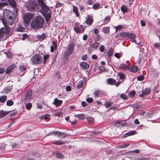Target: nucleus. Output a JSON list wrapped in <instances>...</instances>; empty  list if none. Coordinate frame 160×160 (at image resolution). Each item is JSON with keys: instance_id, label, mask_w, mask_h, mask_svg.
I'll return each instance as SVG.
<instances>
[{"instance_id": "nucleus-1", "label": "nucleus", "mask_w": 160, "mask_h": 160, "mask_svg": "<svg viewBox=\"0 0 160 160\" xmlns=\"http://www.w3.org/2000/svg\"><path fill=\"white\" fill-rule=\"evenodd\" d=\"M44 20L41 16H37L32 22L31 26L32 28L38 29L41 28L43 25Z\"/></svg>"}, {"instance_id": "nucleus-2", "label": "nucleus", "mask_w": 160, "mask_h": 160, "mask_svg": "<svg viewBox=\"0 0 160 160\" xmlns=\"http://www.w3.org/2000/svg\"><path fill=\"white\" fill-rule=\"evenodd\" d=\"M33 17V14L30 13H27L24 15L23 19L25 23L26 26L28 25L30 21Z\"/></svg>"}, {"instance_id": "nucleus-3", "label": "nucleus", "mask_w": 160, "mask_h": 160, "mask_svg": "<svg viewBox=\"0 0 160 160\" xmlns=\"http://www.w3.org/2000/svg\"><path fill=\"white\" fill-rule=\"evenodd\" d=\"M31 60L33 64L35 65L40 64L42 62L41 57L37 55L33 56L31 58Z\"/></svg>"}, {"instance_id": "nucleus-4", "label": "nucleus", "mask_w": 160, "mask_h": 160, "mask_svg": "<svg viewBox=\"0 0 160 160\" xmlns=\"http://www.w3.org/2000/svg\"><path fill=\"white\" fill-rule=\"evenodd\" d=\"M15 21V18L12 16V15L6 18V19L2 20L4 26H6V24H7L9 25L12 24Z\"/></svg>"}, {"instance_id": "nucleus-5", "label": "nucleus", "mask_w": 160, "mask_h": 160, "mask_svg": "<svg viewBox=\"0 0 160 160\" xmlns=\"http://www.w3.org/2000/svg\"><path fill=\"white\" fill-rule=\"evenodd\" d=\"M74 45L72 43L69 44L67 47V50L65 55V58H68L72 53L74 49Z\"/></svg>"}, {"instance_id": "nucleus-6", "label": "nucleus", "mask_w": 160, "mask_h": 160, "mask_svg": "<svg viewBox=\"0 0 160 160\" xmlns=\"http://www.w3.org/2000/svg\"><path fill=\"white\" fill-rule=\"evenodd\" d=\"M37 6L36 2L34 1H31L26 4V7L28 10L31 11H34Z\"/></svg>"}, {"instance_id": "nucleus-7", "label": "nucleus", "mask_w": 160, "mask_h": 160, "mask_svg": "<svg viewBox=\"0 0 160 160\" xmlns=\"http://www.w3.org/2000/svg\"><path fill=\"white\" fill-rule=\"evenodd\" d=\"M85 28L82 25H80V27L75 26L74 27L73 30L77 33H81L84 32Z\"/></svg>"}, {"instance_id": "nucleus-8", "label": "nucleus", "mask_w": 160, "mask_h": 160, "mask_svg": "<svg viewBox=\"0 0 160 160\" xmlns=\"http://www.w3.org/2000/svg\"><path fill=\"white\" fill-rule=\"evenodd\" d=\"M32 91L31 90H28L25 96V99L28 102H29L32 99Z\"/></svg>"}, {"instance_id": "nucleus-9", "label": "nucleus", "mask_w": 160, "mask_h": 160, "mask_svg": "<svg viewBox=\"0 0 160 160\" xmlns=\"http://www.w3.org/2000/svg\"><path fill=\"white\" fill-rule=\"evenodd\" d=\"M127 38L130 39V40L132 42H134L135 43H138L135 40V38H136V35L134 33L132 32H129Z\"/></svg>"}, {"instance_id": "nucleus-10", "label": "nucleus", "mask_w": 160, "mask_h": 160, "mask_svg": "<svg viewBox=\"0 0 160 160\" xmlns=\"http://www.w3.org/2000/svg\"><path fill=\"white\" fill-rule=\"evenodd\" d=\"M5 29L4 28H2L0 29V41L6 39L7 36H5Z\"/></svg>"}, {"instance_id": "nucleus-11", "label": "nucleus", "mask_w": 160, "mask_h": 160, "mask_svg": "<svg viewBox=\"0 0 160 160\" xmlns=\"http://www.w3.org/2000/svg\"><path fill=\"white\" fill-rule=\"evenodd\" d=\"M52 134L55 136H57L60 138H63L66 136V135L65 133L58 131L53 132Z\"/></svg>"}, {"instance_id": "nucleus-12", "label": "nucleus", "mask_w": 160, "mask_h": 160, "mask_svg": "<svg viewBox=\"0 0 160 160\" xmlns=\"http://www.w3.org/2000/svg\"><path fill=\"white\" fill-rule=\"evenodd\" d=\"M94 94L95 97H102L106 95L105 93L100 90L95 91Z\"/></svg>"}, {"instance_id": "nucleus-13", "label": "nucleus", "mask_w": 160, "mask_h": 160, "mask_svg": "<svg viewBox=\"0 0 160 160\" xmlns=\"http://www.w3.org/2000/svg\"><path fill=\"white\" fill-rule=\"evenodd\" d=\"M3 16L6 18L12 15L13 14L11 11L5 9L3 10Z\"/></svg>"}, {"instance_id": "nucleus-14", "label": "nucleus", "mask_w": 160, "mask_h": 160, "mask_svg": "<svg viewBox=\"0 0 160 160\" xmlns=\"http://www.w3.org/2000/svg\"><path fill=\"white\" fill-rule=\"evenodd\" d=\"M88 18H86V22L89 25H91L93 22L92 16V15H88Z\"/></svg>"}, {"instance_id": "nucleus-15", "label": "nucleus", "mask_w": 160, "mask_h": 160, "mask_svg": "<svg viewBox=\"0 0 160 160\" xmlns=\"http://www.w3.org/2000/svg\"><path fill=\"white\" fill-rule=\"evenodd\" d=\"M151 91V90L150 88H146L142 91V94H140V96L141 97H143L144 95L149 93Z\"/></svg>"}, {"instance_id": "nucleus-16", "label": "nucleus", "mask_w": 160, "mask_h": 160, "mask_svg": "<svg viewBox=\"0 0 160 160\" xmlns=\"http://www.w3.org/2000/svg\"><path fill=\"white\" fill-rule=\"evenodd\" d=\"M126 124V122H123L122 121H115L113 122V124L114 125H116L117 127H120L121 126L122 127Z\"/></svg>"}, {"instance_id": "nucleus-17", "label": "nucleus", "mask_w": 160, "mask_h": 160, "mask_svg": "<svg viewBox=\"0 0 160 160\" xmlns=\"http://www.w3.org/2000/svg\"><path fill=\"white\" fill-rule=\"evenodd\" d=\"M52 45L51 46V51L52 52H53L54 51V49H56L57 48V41H52Z\"/></svg>"}, {"instance_id": "nucleus-18", "label": "nucleus", "mask_w": 160, "mask_h": 160, "mask_svg": "<svg viewBox=\"0 0 160 160\" xmlns=\"http://www.w3.org/2000/svg\"><path fill=\"white\" fill-rule=\"evenodd\" d=\"M62 100L58 99L57 98L54 99L53 104L56 105V107L60 105L62 103Z\"/></svg>"}, {"instance_id": "nucleus-19", "label": "nucleus", "mask_w": 160, "mask_h": 160, "mask_svg": "<svg viewBox=\"0 0 160 160\" xmlns=\"http://www.w3.org/2000/svg\"><path fill=\"white\" fill-rule=\"evenodd\" d=\"M5 27L6 28V29H5L6 33L5 35H6L7 34L8 36H6L7 37L8 35H9L12 32L13 30L12 29H11L10 28L7 27V25L6 24V26Z\"/></svg>"}, {"instance_id": "nucleus-20", "label": "nucleus", "mask_w": 160, "mask_h": 160, "mask_svg": "<svg viewBox=\"0 0 160 160\" xmlns=\"http://www.w3.org/2000/svg\"><path fill=\"white\" fill-rule=\"evenodd\" d=\"M16 67L15 64L10 65L6 69V72L7 74H9L14 68H15Z\"/></svg>"}, {"instance_id": "nucleus-21", "label": "nucleus", "mask_w": 160, "mask_h": 160, "mask_svg": "<svg viewBox=\"0 0 160 160\" xmlns=\"http://www.w3.org/2000/svg\"><path fill=\"white\" fill-rule=\"evenodd\" d=\"M99 45V43L98 42H95L94 43L92 44L90 46V48L94 50L98 48Z\"/></svg>"}, {"instance_id": "nucleus-22", "label": "nucleus", "mask_w": 160, "mask_h": 160, "mask_svg": "<svg viewBox=\"0 0 160 160\" xmlns=\"http://www.w3.org/2000/svg\"><path fill=\"white\" fill-rule=\"evenodd\" d=\"M42 15L45 18L46 21H48L51 18V14L50 13H42Z\"/></svg>"}, {"instance_id": "nucleus-23", "label": "nucleus", "mask_w": 160, "mask_h": 160, "mask_svg": "<svg viewBox=\"0 0 160 160\" xmlns=\"http://www.w3.org/2000/svg\"><path fill=\"white\" fill-rule=\"evenodd\" d=\"M119 68L120 69H128L130 70V68H129L127 65L125 63H122L119 66Z\"/></svg>"}, {"instance_id": "nucleus-24", "label": "nucleus", "mask_w": 160, "mask_h": 160, "mask_svg": "<svg viewBox=\"0 0 160 160\" xmlns=\"http://www.w3.org/2000/svg\"><path fill=\"white\" fill-rule=\"evenodd\" d=\"M42 10L44 12H47L49 10V7L47 6L46 4L41 7Z\"/></svg>"}, {"instance_id": "nucleus-25", "label": "nucleus", "mask_w": 160, "mask_h": 160, "mask_svg": "<svg viewBox=\"0 0 160 160\" xmlns=\"http://www.w3.org/2000/svg\"><path fill=\"white\" fill-rule=\"evenodd\" d=\"M85 82V81H80L78 83L77 86L78 89H80L83 86Z\"/></svg>"}, {"instance_id": "nucleus-26", "label": "nucleus", "mask_w": 160, "mask_h": 160, "mask_svg": "<svg viewBox=\"0 0 160 160\" xmlns=\"http://www.w3.org/2000/svg\"><path fill=\"white\" fill-rule=\"evenodd\" d=\"M80 65L82 68L85 69H88L89 68V66L88 64L85 62H82L80 64Z\"/></svg>"}, {"instance_id": "nucleus-27", "label": "nucleus", "mask_w": 160, "mask_h": 160, "mask_svg": "<svg viewBox=\"0 0 160 160\" xmlns=\"http://www.w3.org/2000/svg\"><path fill=\"white\" fill-rule=\"evenodd\" d=\"M135 131H132L125 134L123 135V137L124 138H126L128 136H130L134 134H135Z\"/></svg>"}, {"instance_id": "nucleus-28", "label": "nucleus", "mask_w": 160, "mask_h": 160, "mask_svg": "<svg viewBox=\"0 0 160 160\" xmlns=\"http://www.w3.org/2000/svg\"><path fill=\"white\" fill-rule=\"evenodd\" d=\"M6 96L3 95L0 97V102L1 103L4 102L7 100Z\"/></svg>"}, {"instance_id": "nucleus-29", "label": "nucleus", "mask_w": 160, "mask_h": 160, "mask_svg": "<svg viewBox=\"0 0 160 160\" xmlns=\"http://www.w3.org/2000/svg\"><path fill=\"white\" fill-rule=\"evenodd\" d=\"M25 28L20 25H18V27L17 28V31L23 32L25 31Z\"/></svg>"}, {"instance_id": "nucleus-30", "label": "nucleus", "mask_w": 160, "mask_h": 160, "mask_svg": "<svg viewBox=\"0 0 160 160\" xmlns=\"http://www.w3.org/2000/svg\"><path fill=\"white\" fill-rule=\"evenodd\" d=\"M88 122L90 124H92L94 122V118L91 117H88L87 118Z\"/></svg>"}, {"instance_id": "nucleus-31", "label": "nucleus", "mask_w": 160, "mask_h": 160, "mask_svg": "<svg viewBox=\"0 0 160 160\" xmlns=\"http://www.w3.org/2000/svg\"><path fill=\"white\" fill-rule=\"evenodd\" d=\"M138 70V67L136 66H133L131 68H130V69L129 70L132 72H137Z\"/></svg>"}, {"instance_id": "nucleus-32", "label": "nucleus", "mask_w": 160, "mask_h": 160, "mask_svg": "<svg viewBox=\"0 0 160 160\" xmlns=\"http://www.w3.org/2000/svg\"><path fill=\"white\" fill-rule=\"evenodd\" d=\"M73 12H74L77 16H79V15L78 12V8L74 5L73 6Z\"/></svg>"}, {"instance_id": "nucleus-33", "label": "nucleus", "mask_w": 160, "mask_h": 160, "mask_svg": "<svg viewBox=\"0 0 160 160\" xmlns=\"http://www.w3.org/2000/svg\"><path fill=\"white\" fill-rule=\"evenodd\" d=\"M100 6L99 3H97L94 4L92 7V8L94 10H97L98 9Z\"/></svg>"}, {"instance_id": "nucleus-34", "label": "nucleus", "mask_w": 160, "mask_h": 160, "mask_svg": "<svg viewBox=\"0 0 160 160\" xmlns=\"http://www.w3.org/2000/svg\"><path fill=\"white\" fill-rule=\"evenodd\" d=\"M56 157L57 158L60 159H62L64 158V156L61 153L58 152H56Z\"/></svg>"}, {"instance_id": "nucleus-35", "label": "nucleus", "mask_w": 160, "mask_h": 160, "mask_svg": "<svg viewBox=\"0 0 160 160\" xmlns=\"http://www.w3.org/2000/svg\"><path fill=\"white\" fill-rule=\"evenodd\" d=\"M78 117L79 119L80 120H83L85 118V116L84 114H81L76 115L75 116V117Z\"/></svg>"}, {"instance_id": "nucleus-36", "label": "nucleus", "mask_w": 160, "mask_h": 160, "mask_svg": "<svg viewBox=\"0 0 160 160\" xmlns=\"http://www.w3.org/2000/svg\"><path fill=\"white\" fill-rule=\"evenodd\" d=\"M107 82L109 84L112 85L115 83L116 80L115 79L110 78L108 79Z\"/></svg>"}, {"instance_id": "nucleus-37", "label": "nucleus", "mask_w": 160, "mask_h": 160, "mask_svg": "<svg viewBox=\"0 0 160 160\" xmlns=\"http://www.w3.org/2000/svg\"><path fill=\"white\" fill-rule=\"evenodd\" d=\"M9 3L13 7H15L16 6V3L14 0H8Z\"/></svg>"}, {"instance_id": "nucleus-38", "label": "nucleus", "mask_w": 160, "mask_h": 160, "mask_svg": "<svg viewBox=\"0 0 160 160\" xmlns=\"http://www.w3.org/2000/svg\"><path fill=\"white\" fill-rule=\"evenodd\" d=\"M140 152V151L139 150L136 149L135 150L131 151H128L127 152L125 153H129L130 154H132L133 153H139Z\"/></svg>"}, {"instance_id": "nucleus-39", "label": "nucleus", "mask_w": 160, "mask_h": 160, "mask_svg": "<svg viewBox=\"0 0 160 160\" xmlns=\"http://www.w3.org/2000/svg\"><path fill=\"white\" fill-rule=\"evenodd\" d=\"M38 4L41 7L45 3L44 0H37Z\"/></svg>"}, {"instance_id": "nucleus-40", "label": "nucleus", "mask_w": 160, "mask_h": 160, "mask_svg": "<svg viewBox=\"0 0 160 160\" xmlns=\"http://www.w3.org/2000/svg\"><path fill=\"white\" fill-rule=\"evenodd\" d=\"M46 38L45 34H43L38 36V39L40 41H42L45 39Z\"/></svg>"}, {"instance_id": "nucleus-41", "label": "nucleus", "mask_w": 160, "mask_h": 160, "mask_svg": "<svg viewBox=\"0 0 160 160\" xmlns=\"http://www.w3.org/2000/svg\"><path fill=\"white\" fill-rule=\"evenodd\" d=\"M108 58L110 57L113 53V50L112 48H110L108 52Z\"/></svg>"}, {"instance_id": "nucleus-42", "label": "nucleus", "mask_w": 160, "mask_h": 160, "mask_svg": "<svg viewBox=\"0 0 160 160\" xmlns=\"http://www.w3.org/2000/svg\"><path fill=\"white\" fill-rule=\"evenodd\" d=\"M129 146V144L125 143L123 144L120 145L118 146V147L122 148H126Z\"/></svg>"}, {"instance_id": "nucleus-43", "label": "nucleus", "mask_w": 160, "mask_h": 160, "mask_svg": "<svg viewBox=\"0 0 160 160\" xmlns=\"http://www.w3.org/2000/svg\"><path fill=\"white\" fill-rule=\"evenodd\" d=\"M128 32H124L121 33L120 34V36L121 37H124L125 38H127Z\"/></svg>"}, {"instance_id": "nucleus-44", "label": "nucleus", "mask_w": 160, "mask_h": 160, "mask_svg": "<svg viewBox=\"0 0 160 160\" xmlns=\"http://www.w3.org/2000/svg\"><path fill=\"white\" fill-rule=\"evenodd\" d=\"M114 28L116 29V32L117 31L121 30L122 29V26L121 25H119L116 27L114 26Z\"/></svg>"}, {"instance_id": "nucleus-45", "label": "nucleus", "mask_w": 160, "mask_h": 160, "mask_svg": "<svg viewBox=\"0 0 160 160\" xmlns=\"http://www.w3.org/2000/svg\"><path fill=\"white\" fill-rule=\"evenodd\" d=\"M103 31L105 33H108L109 32V28L108 27L103 28Z\"/></svg>"}, {"instance_id": "nucleus-46", "label": "nucleus", "mask_w": 160, "mask_h": 160, "mask_svg": "<svg viewBox=\"0 0 160 160\" xmlns=\"http://www.w3.org/2000/svg\"><path fill=\"white\" fill-rule=\"evenodd\" d=\"M112 103L110 102H107L105 103V106L106 108H108L110 107L112 105Z\"/></svg>"}, {"instance_id": "nucleus-47", "label": "nucleus", "mask_w": 160, "mask_h": 160, "mask_svg": "<svg viewBox=\"0 0 160 160\" xmlns=\"http://www.w3.org/2000/svg\"><path fill=\"white\" fill-rule=\"evenodd\" d=\"M13 102L11 100H8L7 101L6 104L8 106H11L13 104Z\"/></svg>"}, {"instance_id": "nucleus-48", "label": "nucleus", "mask_w": 160, "mask_h": 160, "mask_svg": "<svg viewBox=\"0 0 160 160\" xmlns=\"http://www.w3.org/2000/svg\"><path fill=\"white\" fill-rule=\"evenodd\" d=\"M54 143L58 145H61L64 144V143L63 142H62L61 140H60L55 141Z\"/></svg>"}, {"instance_id": "nucleus-49", "label": "nucleus", "mask_w": 160, "mask_h": 160, "mask_svg": "<svg viewBox=\"0 0 160 160\" xmlns=\"http://www.w3.org/2000/svg\"><path fill=\"white\" fill-rule=\"evenodd\" d=\"M121 10L123 12V13L125 12L127 10V7L124 5L121 6Z\"/></svg>"}, {"instance_id": "nucleus-50", "label": "nucleus", "mask_w": 160, "mask_h": 160, "mask_svg": "<svg viewBox=\"0 0 160 160\" xmlns=\"http://www.w3.org/2000/svg\"><path fill=\"white\" fill-rule=\"evenodd\" d=\"M8 113V112H4L3 111H2L0 112V116L2 117H3L6 115Z\"/></svg>"}, {"instance_id": "nucleus-51", "label": "nucleus", "mask_w": 160, "mask_h": 160, "mask_svg": "<svg viewBox=\"0 0 160 160\" xmlns=\"http://www.w3.org/2000/svg\"><path fill=\"white\" fill-rule=\"evenodd\" d=\"M8 5V3H0V10L2 9L3 7L7 6Z\"/></svg>"}, {"instance_id": "nucleus-52", "label": "nucleus", "mask_w": 160, "mask_h": 160, "mask_svg": "<svg viewBox=\"0 0 160 160\" xmlns=\"http://www.w3.org/2000/svg\"><path fill=\"white\" fill-rule=\"evenodd\" d=\"M118 76H119L120 79H123L125 77V75L124 73H118Z\"/></svg>"}, {"instance_id": "nucleus-53", "label": "nucleus", "mask_w": 160, "mask_h": 160, "mask_svg": "<svg viewBox=\"0 0 160 160\" xmlns=\"http://www.w3.org/2000/svg\"><path fill=\"white\" fill-rule=\"evenodd\" d=\"M86 4L88 5H91L93 3V0H87L86 1Z\"/></svg>"}, {"instance_id": "nucleus-54", "label": "nucleus", "mask_w": 160, "mask_h": 160, "mask_svg": "<svg viewBox=\"0 0 160 160\" xmlns=\"http://www.w3.org/2000/svg\"><path fill=\"white\" fill-rule=\"evenodd\" d=\"M32 106V104L31 103H27L26 105V108L28 110H29L31 109Z\"/></svg>"}, {"instance_id": "nucleus-55", "label": "nucleus", "mask_w": 160, "mask_h": 160, "mask_svg": "<svg viewBox=\"0 0 160 160\" xmlns=\"http://www.w3.org/2000/svg\"><path fill=\"white\" fill-rule=\"evenodd\" d=\"M121 97L123 99L126 100L127 99V96L124 93H122L120 95Z\"/></svg>"}, {"instance_id": "nucleus-56", "label": "nucleus", "mask_w": 160, "mask_h": 160, "mask_svg": "<svg viewBox=\"0 0 160 160\" xmlns=\"http://www.w3.org/2000/svg\"><path fill=\"white\" fill-rule=\"evenodd\" d=\"M136 92L134 91L131 92L129 94V96L130 97H132L135 94Z\"/></svg>"}, {"instance_id": "nucleus-57", "label": "nucleus", "mask_w": 160, "mask_h": 160, "mask_svg": "<svg viewBox=\"0 0 160 160\" xmlns=\"http://www.w3.org/2000/svg\"><path fill=\"white\" fill-rule=\"evenodd\" d=\"M88 58V55L87 54H85L83 55H82V56L81 59L83 60L86 61L87 60Z\"/></svg>"}, {"instance_id": "nucleus-58", "label": "nucleus", "mask_w": 160, "mask_h": 160, "mask_svg": "<svg viewBox=\"0 0 160 160\" xmlns=\"http://www.w3.org/2000/svg\"><path fill=\"white\" fill-rule=\"evenodd\" d=\"M49 57V55H45L43 56V59H44V63H45L46 61L47 60Z\"/></svg>"}, {"instance_id": "nucleus-59", "label": "nucleus", "mask_w": 160, "mask_h": 160, "mask_svg": "<svg viewBox=\"0 0 160 160\" xmlns=\"http://www.w3.org/2000/svg\"><path fill=\"white\" fill-rule=\"evenodd\" d=\"M20 69L22 71H25L26 69V68L23 65H20Z\"/></svg>"}, {"instance_id": "nucleus-60", "label": "nucleus", "mask_w": 160, "mask_h": 160, "mask_svg": "<svg viewBox=\"0 0 160 160\" xmlns=\"http://www.w3.org/2000/svg\"><path fill=\"white\" fill-rule=\"evenodd\" d=\"M99 49L101 52H103L104 50V47L103 45H102L100 46Z\"/></svg>"}, {"instance_id": "nucleus-61", "label": "nucleus", "mask_w": 160, "mask_h": 160, "mask_svg": "<svg viewBox=\"0 0 160 160\" xmlns=\"http://www.w3.org/2000/svg\"><path fill=\"white\" fill-rule=\"evenodd\" d=\"M144 78V77L142 75H140L137 77V79L138 80L142 81Z\"/></svg>"}, {"instance_id": "nucleus-62", "label": "nucleus", "mask_w": 160, "mask_h": 160, "mask_svg": "<svg viewBox=\"0 0 160 160\" xmlns=\"http://www.w3.org/2000/svg\"><path fill=\"white\" fill-rule=\"evenodd\" d=\"M87 102L89 103H91L92 102L93 100L92 98H88L87 99Z\"/></svg>"}, {"instance_id": "nucleus-63", "label": "nucleus", "mask_w": 160, "mask_h": 160, "mask_svg": "<svg viewBox=\"0 0 160 160\" xmlns=\"http://www.w3.org/2000/svg\"><path fill=\"white\" fill-rule=\"evenodd\" d=\"M28 36V35L26 34H23L22 35V40H25V38L26 37H27Z\"/></svg>"}, {"instance_id": "nucleus-64", "label": "nucleus", "mask_w": 160, "mask_h": 160, "mask_svg": "<svg viewBox=\"0 0 160 160\" xmlns=\"http://www.w3.org/2000/svg\"><path fill=\"white\" fill-rule=\"evenodd\" d=\"M149 158H146L144 157L140 158V160H149Z\"/></svg>"}]
</instances>
